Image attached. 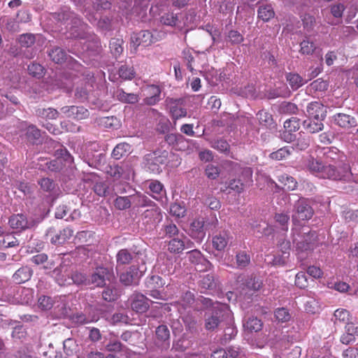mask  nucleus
I'll return each mask as SVG.
<instances>
[{"label":"nucleus","instance_id":"obj_16","mask_svg":"<svg viewBox=\"0 0 358 358\" xmlns=\"http://www.w3.org/2000/svg\"><path fill=\"white\" fill-rule=\"evenodd\" d=\"M206 231L204 218H197L190 223L187 234L196 242L201 243L206 237Z\"/></svg>","mask_w":358,"mask_h":358},{"label":"nucleus","instance_id":"obj_37","mask_svg":"<svg viewBox=\"0 0 358 358\" xmlns=\"http://www.w3.org/2000/svg\"><path fill=\"white\" fill-rule=\"evenodd\" d=\"M183 236H179L173 238H171L167 243L168 251L170 253L179 255L182 253L185 250V243L183 241Z\"/></svg>","mask_w":358,"mask_h":358},{"label":"nucleus","instance_id":"obj_48","mask_svg":"<svg viewBox=\"0 0 358 358\" xmlns=\"http://www.w3.org/2000/svg\"><path fill=\"white\" fill-rule=\"evenodd\" d=\"M124 41L120 38H113L109 43V48L111 54L115 58H118L123 52Z\"/></svg>","mask_w":358,"mask_h":358},{"label":"nucleus","instance_id":"obj_23","mask_svg":"<svg viewBox=\"0 0 358 358\" xmlns=\"http://www.w3.org/2000/svg\"><path fill=\"white\" fill-rule=\"evenodd\" d=\"M235 179H238L240 182L249 187L252 185L253 171L250 167H242L238 164H235L233 166Z\"/></svg>","mask_w":358,"mask_h":358},{"label":"nucleus","instance_id":"obj_34","mask_svg":"<svg viewBox=\"0 0 358 358\" xmlns=\"http://www.w3.org/2000/svg\"><path fill=\"white\" fill-rule=\"evenodd\" d=\"M320 51L319 46L310 37L306 36L300 43L299 52L303 55H313Z\"/></svg>","mask_w":358,"mask_h":358},{"label":"nucleus","instance_id":"obj_28","mask_svg":"<svg viewBox=\"0 0 358 358\" xmlns=\"http://www.w3.org/2000/svg\"><path fill=\"white\" fill-rule=\"evenodd\" d=\"M159 235L162 238H173L179 236H183V233L180 232L177 225L171 220H166L162 225L159 231Z\"/></svg>","mask_w":358,"mask_h":358},{"label":"nucleus","instance_id":"obj_47","mask_svg":"<svg viewBox=\"0 0 358 358\" xmlns=\"http://www.w3.org/2000/svg\"><path fill=\"white\" fill-rule=\"evenodd\" d=\"M131 198L132 199V203L137 208L155 206V203L144 194H137L136 195L131 196Z\"/></svg>","mask_w":358,"mask_h":358},{"label":"nucleus","instance_id":"obj_1","mask_svg":"<svg viewBox=\"0 0 358 358\" xmlns=\"http://www.w3.org/2000/svg\"><path fill=\"white\" fill-rule=\"evenodd\" d=\"M347 157L336 147L324 148L322 159L310 156L306 161V168L316 176L332 180L355 181Z\"/></svg>","mask_w":358,"mask_h":358},{"label":"nucleus","instance_id":"obj_63","mask_svg":"<svg viewBox=\"0 0 358 358\" xmlns=\"http://www.w3.org/2000/svg\"><path fill=\"white\" fill-rule=\"evenodd\" d=\"M164 141L169 145L178 147L184 143L185 138L180 134H168L164 136Z\"/></svg>","mask_w":358,"mask_h":358},{"label":"nucleus","instance_id":"obj_10","mask_svg":"<svg viewBox=\"0 0 358 358\" xmlns=\"http://www.w3.org/2000/svg\"><path fill=\"white\" fill-rule=\"evenodd\" d=\"M166 284L165 280L159 275H151L145 278V292L147 294L156 299H162V294L160 291Z\"/></svg>","mask_w":358,"mask_h":358},{"label":"nucleus","instance_id":"obj_12","mask_svg":"<svg viewBox=\"0 0 358 358\" xmlns=\"http://www.w3.org/2000/svg\"><path fill=\"white\" fill-rule=\"evenodd\" d=\"M85 51L89 57L93 59H97L101 57L103 52V48L100 38L94 32H92L86 38L84 39Z\"/></svg>","mask_w":358,"mask_h":358},{"label":"nucleus","instance_id":"obj_39","mask_svg":"<svg viewBox=\"0 0 358 358\" xmlns=\"http://www.w3.org/2000/svg\"><path fill=\"white\" fill-rule=\"evenodd\" d=\"M25 135L27 141L33 145L41 142V131L34 124H30L27 127Z\"/></svg>","mask_w":358,"mask_h":358},{"label":"nucleus","instance_id":"obj_18","mask_svg":"<svg viewBox=\"0 0 358 358\" xmlns=\"http://www.w3.org/2000/svg\"><path fill=\"white\" fill-rule=\"evenodd\" d=\"M60 111L65 117L76 120H84L90 116L89 110L83 106H65L60 108Z\"/></svg>","mask_w":358,"mask_h":358},{"label":"nucleus","instance_id":"obj_32","mask_svg":"<svg viewBox=\"0 0 358 358\" xmlns=\"http://www.w3.org/2000/svg\"><path fill=\"white\" fill-rule=\"evenodd\" d=\"M104 349L109 352H126L127 348L119 339L111 336L104 341Z\"/></svg>","mask_w":358,"mask_h":358},{"label":"nucleus","instance_id":"obj_24","mask_svg":"<svg viewBox=\"0 0 358 358\" xmlns=\"http://www.w3.org/2000/svg\"><path fill=\"white\" fill-rule=\"evenodd\" d=\"M29 262L35 266H41L45 271H51L55 266L54 259H49L44 252H37L29 258Z\"/></svg>","mask_w":358,"mask_h":358},{"label":"nucleus","instance_id":"obj_42","mask_svg":"<svg viewBox=\"0 0 358 358\" xmlns=\"http://www.w3.org/2000/svg\"><path fill=\"white\" fill-rule=\"evenodd\" d=\"M256 116L260 125L269 129L275 127L273 115L269 112L265 110H260Z\"/></svg>","mask_w":358,"mask_h":358},{"label":"nucleus","instance_id":"obj_6","mask_svg":"<svg viewBox=\"0 0 358 358\" xmlns=\"http://www.w3.org/2000/svg\"><path fill=\"white\" fill-rule=\"evenodd\" d=\"M313 201L308 198L300 197L294 205L292 222L296 224L300 221L310 220L314 215L312 207Z\"/></svg>","mask_w":358,"mask_h":358},{"label":"nucleus","instance_id":"obj_46","mask_svg":"<svg viewBox=\"0 0 358 358\" xmlns=\"http://www.w3.org/2000/svg\"><path fill=\"white\" fill-rule=\"evenodd\" d=\"M71 285L73 284L77 286H90L89 277L83 273L78 271H71Z\"/></svg>","mask_w":358,"mask_h":358},{"label":"nucleus","instance_id":"obj_17","mask_svg":"<svg viewBox=\"0 0 358 358\" xmlns=\"http://www.w3.org/2000/svg\"><path fill=\"white\" fill-rule=\"evenodd\" d=\"M142 275L143 272L139 271L138 267L133 265L120 274V281L124 286L136 285Z\"/></svg>","mask_w":358,"mask_h":358},{"label":"nucleus","instance_id":"obj_5","mask_svg":"<svg viewBox=\"0 0 358 358\" xmlns=\"http://www.w3.org/2000/svg\"><path fill=\"white\" fill-rule=\"evenodd\" d=\"M293 234V243L295 245L296 250L301 258H304V252H309L314 248L317 234L315 231L309 230L307 232H303L302 235L298 234L297 237L295 236L294 229H292Z\"/></svg>","mask_w":358,"mask_h":358},{"label":"nucleus","instance_id":"obj_2","mask_svg":"<svg viewBox=\"0 0 358 358\" xmlns=\"http://www.w3.org/2000/svg\"><path fill=\"white\" fill-rule=\"evenodd\" d=\"M45 217V215L43 213L31 215L20 213L13 214L9 217L8 224L12 229L20 233L37 227L44 220Z\"/></svg>","mask_w":358,"mask_h":358},{"label":"nucleus","instance_id":"obj_44","mask_svg":"<svg viewBox=\"0 0 358 358\" xmlns=\"http://www.w3.org/2000/svg\"><path fill=\"white\" fill-rule=\"evenodd\" d=\"M263 323L257 317H250L243 323L245 330L249 333L258 332L262 330Z\"/></svg>","mask_w":358,"mask_h":358},{"label":"nucleus","instance_id":"obj_36","mask_svg":"<svg viewBox=\"0 0 358 358\" xmlns=\"http://www.w3.org/2000/svg\"><path fill=\"white\" fill-rule=\"evenodd\" d=\"M229 236L227 231H222L213 236V247L218 252L223 251L228 245Z\"/></svg>","mask_w":358,"mask_h":358},{"label":"nucleus","instance_id":"obj_3","mask_svg":"<svg viewBox=\"0 0 358 358\" xmlns=\"http://www.w3.org/2000/svg\"><path fill=\"white\" fill-rule=\"evenodd\" d=\"M229 315L227 304H217L213 310H208L204 314V327L208 331H217L221 324Z\"/></svg>","mask_w":358,"mask_h":358},{"label":"nucleus","instance_id":"obj_33","mask_svg":"<svg viewBox=\"0 0 358 358\" xmlns=\"http://www.w3.org/2000/svg\"><path fill=\"white\" fill-rule=\"evenodd\" d=\"M324 120L308 117L302 122L303 129L309 134H315L321 131L324 129Z\"/></svg>","mask_w":358,"mask_h":358},{"label":"nucleus","instance_id":"obj_55","mask_svg":"<svg viewBox=\"0 0 358 358\" xmlns=\"http://www.w3.org/2000/svg\"><path fill=\"white\" fill-rule=\"evenodd\" d=\"M118 100L127 103H136L138 101V95L134 93H127L123 90H119L117 92Z\"/></svg>","mask_w":358,"mask_h":358},{"label":"nucleus","instance_id":"obj_50","mask_svg":"<svg viewBox=\"0 0 358 358\" xmlns=\"http://www.w3.org/2000/svg\"><path fill=\"white\" fill-rule=\"evenodd\" d=\"M215 287L214 276L212 274L204 275L199 282V287L201 293H206L207 290H212Z\"/></svg>","mask_w":358,"mask_h":358},{"label":"nucleus","instance_id":"obj_58","mask_svg":"<svg viewBox=\"0 0 358 358\" xmlns=\"http://www.w3.org/2000/svg\"><path fill=\"white\" fill-rule=\"evenodd\" d=\"M134 258V255L127 249H122L118 251L116 255V260L118 264H129Z\"/></svg>","mask_w":358,"mask_h":358},{"label":"nucleus","instance_id":"obj_9","mask_svg":"<svg viewBox=\"0 0 358 358\" xmlns=\"http://www.w3.org/2000/svg\"><path fill=\"white\" fill-rule=\"evenodd\" d=\"M114 278L113 268L97 266L89 277L90 286L103 287L106 281H110Z\"/></svg>","mask_w":358,"mask_h":358},{"label":"nucleus","instance_id":"obj_52","mask_svg":"<svg viewBox=\"0 0 358 358\" xmlns=\"http://www.w3.org/2000/svg\"><path fill=\"white\" fill-rule=\"evenodd\" d=\"M334 324L340 325L341 324H346L351 321V315L345 309H337L334 314Z\"/></svg>","mask_w":358,"mask_h":358},{"label":"nucleus","instance_id":"obj_15","mask_svg":"<svg viewBox=\"0 0 358 358\" xmlns=\"http://www.w3.org/2000/svg\"><path fill=\"white\" fill-rule=\"evenodd\" d=\"M166 103L169 108L173 119L178 120L187 115L185 100L183 98H169L166 99Z\"/></svg>","mask_w":358,"mask_h":358},{"label":"nucleus","instance_id":"obj_62","mask_svg":"<svg viewBox=\"0 0 358 358\" xmlns=\"http://www.w3.org/2000/svg\"><path fill=\"white\" fill-rule=\"evenodd\" d=\"M119 76L124 80H131L135 77V71L132 66L122 64L118 69Z\"/></svg>","mask_w":358,"mask_h":358},{"label":"nucleus","instance_id":"obj_64","mask_svg":"<svg viewBox=\"0 0 358 358\" xmlns=\"http://www.w3.org/2000/svg\"><path fill=\"white\" fill-rule=\"evenodd\" d=\"M106 172L108 175L115 179L120 178L123 175V168L117 164L113 163L106 167Z\"/></svg>","mask_w":358,"mask_h":358},{"label":"nucleus","instance_id":"obj_26","mask_svg":"<svg viewBox=\"0 0 358 358\" xmlns=\"http://www.w3.org/2000/svg\"><path fill=\"white\" fill-rule=\"evenodd\" d=\"M73 165L71 169L68 168L67 171L62 173L59 178L61 186L66 193H70L75 189L76 178L73 172Z\"/></svg>","mask_w":358,"mask_h":358},{"label":"nucleus","instance_id":"obj_35","mask_svg":"<svg viewBox=\"0 0 358 358\" xmlns=\"http://www.w3.org/2000/svg\"><path fill=\"white\" fill-rule=\"evenodd\" d=\"M95 310L96 314L93 315L92 316H86L83 313H76L73 318L77 323L79 324H87L92 322H96L99 320L100 316H103L104 311L102 310L101 306L98 305L95 308Z\"/></svg>","mask_w":358,"mask_h":358},{"label":"nucleus","instance_id":"obj_21","mask_svg":"<svg viewBox=\"0 0 358 358\" xmlns=\"http://www.w3.org/2000/svg\"><path fill=\"white\" fill-rule=\"evenodd\" d=\"M37 183L41 190L50 194L52 201L57 199L59 196L60 189L53 179L48 177L41 178L38 180Z\"/></svg>","mask_w":358,"mask_h":358},{"label":"nucleus","instance_id":"obj_14","mask_svg":"<svg viewBox=\"0 0 358 358\" xmlns=\"http://www.w3.org/2000/svg\"><path fill=\"white\" fill-rule=\"evenodd\" d=\"M236 282L243 289L255 292L259 290L263 285L262 280L254 274H241L236 278Z\"/></svg>","mask_w":358,"mask_h":358},{"label":"nucleus","instance_id":"obj_19","mask_svg":"<svg viewBox=\"0 0 358 358\" xmlns=\"http://www.w3.org/2000/svg\"><path fill=\"white\" fill-rule=\"evenodd\" d=\"M51 271L55 281L59 286L71 285V273L69 268L66 265L60 264L59 266L54 267Z\"/></svg>","mask_w":358,"mask_h":358},{"label":"nucleus","instance_id":"obj_30","mask_svg":"<svg viewBox=\"0 0 358 358\" xmlns=\"http://www.w3.org/2000/svg\"><path fill=\"white\" fill-rule=\"evenodd\" d=\"M33 273L32 268L29 266H22L13 274L12 280L17 285L25 283L31 279Z\"/></svg>","mask_w":358,"mask_h":358},{"label":"nucleus","instance_id":"obj_56","mask_svg":"<svg viewBox=\"0 0 358 358\" xmlns=\"http://www.w3.org/2000/svg\"><path fill=\"white\" fill-rule=\"evenodd\" d=\"M278 180L282 183L287 190H294L297 187V182L292 176L282 173L278 176Z\"/></svg>","mask_w":358,"mask_h":358},{"label":"nucleus","instance_id":"obj_61","mask_svg":"<svg viewBox=\"0 0 358 358\" xmlns=\"http://www.w3.org/2000/svg\"><path fill=\"white\" fill-rule=\"evenodd\" d=\"M103 288L101 292V297L105 301L113 302L117 300L118 295L115 287L105 285Z\"/></svg>","mask_w":358,"mask_h":358},{"label":"nucleus","instance_id":"obj_57","mask_svg":"<svg viewBox=\"0 0 358 358\" xmlns=\"http://www.w3.org/2000/svg\"><path fill=\"white\" fill-rule=\"evenodd\" d=\"M236 268L243 269L250 264V256L243 250L238 252L236 255Z\"/></svg>","mask_w":358,"mask_h":358},{"label":"nucleus","instance_id":"obj_38","mask_svg":"<svg viewBox=\"0 0 358 358\" xmlns=\"http://www.w3.org/2000/svg\"><path fill=\"white\" fill-rule=\"evenodd\" d=\"M277 111L280 115H292L298 113L299 108L294 103L283 101L277 106Z\"/></svg>","mask_w":358,"mask_h":358},{"label":"nucleus","instance_id":"obj_31","mask_svg":"<svg viewBox=\"0 0 358 358\" xmlns=\"http://www.w3.org/2000/svg\"><path fill=\"white\" fill-rule=\"evenodd\" d=\"M147 96L143 99V102L149 106H153L161 100V89L158 85H148L146 89Z\"/></svg>","mask_w":358,"mask_h":358},{"label":"nucleus","instance_id":"obj_27","mask_svg":"<svg viewBox=\"0 0 358 358\" xmlns=\"http://www.w3.org/2000/svg\"><path fill=\"white\" fill-rule=\"evenodd\" d=\"M308 117L315 120H324L327 115V110L324 105L319 101H312L306 107Z\"/></svg>","mask_w":358,"mask_h":358},{"label":"nucleus","instance_id":"obj_40","mask_svg":"<svg viewBox=\"0 0 358 358\" xmlns=\"http://www.w3.org/2000/svg\"><path fill=\"white\" fill-rule=\"evenodd\" d=\"M59 112L53 108H38L35 110V115L38 118L43 120H56L59 117Z\"/></svg>","mask_w":358,"mask_h":358},{"label":"nucleus","instance_id":"obj_59","mask_svg":"<svg viewBox=\"0 0 358 358\" xmlns=\"http://www.w3.org/2000/svg\"><path fill=\"white\" fill-rule=\"evenodd\" d=\"M34 290L31 288L22 287L19 294V301L22 304H30L34 301Z\"/></svg>","mask_w":358,"mask_h":358},{"label":"nucleus","instance_id":"obj_22","mask_svg":"<svg viewBox=\"0 0 358 358\" xmlns=\"http://www.w3.org/2000/svg\"><path fill=\"white\" fill-rule=\"evenodd\" d=\"M130 301L131 309L136 313H145L150 308V300L141 293L133 294Z\"/></svg>","mask_w":358,"mask_h":358},{"label":"nucleus","instance_id":"obj_25","mask_svg":"<svg viewBox=\"0 0 358 358\" xmlns=\"http://www.w3.org/2000/svg\"><path fill=\"white\" fill-rule=\"evenodd\" d=\"M53 231L54 229L50 228L48 231L47 236H50V241L54 245L64 244L66 241L69 240L73 234V231L70 227H66L52 235Z\"/></svg>","mask_w":358,"mask_h":358},{"label":"nucleus","instance_id":"obj_54","mask_svg":"<svg viewBox=\"0 0 358 358\" xmlns=\"http://www.w3.org/2000/svg\"><path fill=\"white\" fill-rule=\"evenodd\" d=\"M258 17L264 22H268L275 15L273 9L271 5H262L257 10Z\"/></svg>","mask_w":358,"mask_h":358},{"label":"nucleus","instance_id":"obj_49","mask_svg":"<svg viewBox=\"0 0 358 358\" xmlns=\"http://www.w3.org/2000/svg\"><path fill=\"white\" fill-rule=\"evenodd\" d=\"M131 146L130 144L123 142L118 143L114 148L111 156L115 159H120L127 155L131 152Z\"/></svg>","mask_w":358,"mask_h":358},{"label":"nucleus","instance_id":"obj_41","mask_svg":"<svg viewBox=\"0 0 358 358\" xmlns=\"http://www.w3.org/2000/svg\"><path fill=\"white\" fill-rule=\"evenodd\" d=\"M48 56L56 64H62L67 59V54L65 50L58 46L49 50Z\"/></svg>","mask_w":358,"mask_h":358},{"label":"nucleus","instance_id":"obj_20","mask_svg":"<svg viewBox=\"0 0 358 358\" xmlns=\"http://www.w3.org/2000/svg\"><path fill=\"white\" fill-rule=\"evenodd\" d=\"M332 118L335 124L345 130H349L358 125V119L346 113H336Z\"/></svg>","mask_w":358,"mask_h":358},{"label":"nucleus","instance_id":"obj_11","mask_svg":"<svg viewBox=\"0 0 358 358\" xmlns=\"http://www.w3.org/2000/svg\"><path fill=\"white\" fill-rule=\"evenodd\" d=\"M155 345L162 352L166 351L170 348L171 334L166 324L159 325L155 331Z\"/></svg>","mask_w":358,"mask_h":358},{"label":"nucleus","instance_id":"obj_8","mask_svg":"<svg viewBox=\"0 0 358 358\" xmlns=\"http://www.w3.org/2000/svg\"><path fill=\"white\" fill-rule=\"evenodd\" d=\"M57 158L47 162L48 169L52 172H61L68 170V168H72L73 164V157L64 147L56 150Z\"/></svg>","mask_w":358,"mask_h":358},{"label":"nucleus","instance_id":"obj_7","mask_svg":"<svg viewBox=\"0 0 358 358\" xmlns=\"http://www.w3.org/2000/svg\"><path fill=\"white\" fill-rule=\"evenodd\" d=\"M168 157L169 152L165 150L154 151L145 156V167L151 173H160L163 166L168 163Z\"/></svg>","mask_w":358,"mask_h":358},{"label":"nucleus","instance_id":"obj_43","mask_svg":"<svg viewBox=\"0 0 358 358\" xmlns=\"http://www.w3.org/2000/svg\"><path fill=\"white\" fill-rule=\"evenodd\" d=\"M285 78L293 91L297 90L306 83L299 74L296 73H287Z\"/></svg>","mask_w":358,"mask_h":358},{"label":"nucleus","instance_id":"obj_13","mask_svg":"<svg viewBox=\"0 0 358 358\" xmlns=\"http://www.w3.org/2000/svg\"><path fill=\"white\" fill-rule=\"evenodd\" d=\"M153 43V36L148 30H142L138 33H133L130 38V47L134 52L137 51L139 46L147 47Z\"/></svg>","mask_w":358,"mask_h":358},{"label":"nucleus","instance_id":"obj_4","mask_svg":"<svg viewBox=\"0 0 358 358\" xmlns=\"http://www.w3.org/2000/svg\"><path fill=\"white\" fill-rule=\"evenodd\" d=\"M90 29L89 25L78 15L67 24L64 36L67 39L84 40L92 32Z\"/></svg>","mask_w":358,"mask_h":358},{"label":"nucleus","instance_id":"obj_45","mask_svg":"<svg viewBox=\"0 0 358 358\" xmlns=\"http://www.w3.org/2000/svg\"><path fill=\"white\" fill-rule=\"evenodd\" d=\"M253 234L257 237H262L263 236H268L271 233V229L268 228V224L266 222H261L257 221H253L250 223Z\"/></svg>","mask_w":358,"mask_h":358},{"label":"nucleus","instance_id":"obj_60","mask_svg":"<svg viewBox=\"0 0 358 358\" xmlns=\"http://www.w3.org/2000/svg\"><path fill=\"white\" fill-rule=\"evenodd\" d=\"M55 302V298L47 295H41L38 299V306L42 310H49Z\"/></svg>","mask_w":358,"mask_h":358},{"label":"nucleus","instance_id":"obj_51","mask_svg":"<svg viewBox=\"0 0 358 358\" xmlns=\"http://www.w3.org/2000/svg\"><path fill=\"white\" fill-rule=\"evenodd\" d=\"M274 220L277 227L284 232L288 231L289 222V215L288 213H276L274 215Z\"/></svg>","mask_w":358,"mask_h":358},{"label":"nucleus","instance_id":"obj_53","mask_svg":"<svg viewBox=\"0 0 358 358\" xmlns=\"http://www.w3.org/2000/svg\"><path fill=\"white\" fill-rule=\"evenodd\" d=\"M294 151V148L292 146H285L278 149V150L271 152L269 157L274 160H282L288 157Z\"/></svg>","mask_w":358,"mask_h":358},{"label":"nucleus","instance_id":"obj_29","mask_svg":"<svg viewBox=\"0 0 358 358\" xmlns=\"http://www.w3.org/2000/svg\"><path fill=\"white\" fill-rule=\"evenodd\" d=\"M50 15L55 20L62 23H66L69 20L71 22L78 15L66 6L60 7L56 12L52 13Z\"/></svg>","mask_w":358,"mask_h":358}]
</instances>
